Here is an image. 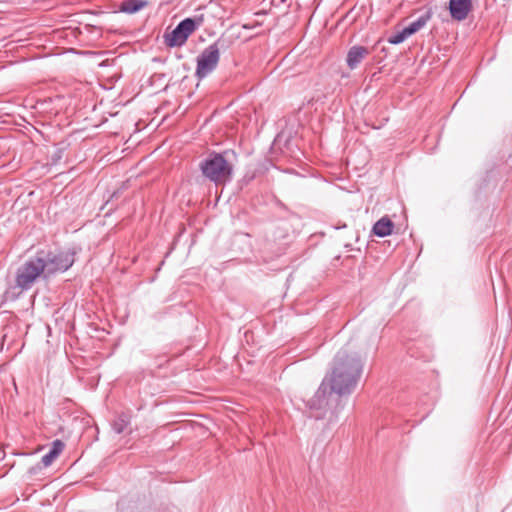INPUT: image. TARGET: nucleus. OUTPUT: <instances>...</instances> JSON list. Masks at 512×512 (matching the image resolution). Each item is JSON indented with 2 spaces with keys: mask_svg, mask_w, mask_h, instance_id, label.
<instances>
[{
  "mask_svg": "<svg viewBox=\"0 0 512 512\" xmlns=\"http://www.w3.org/2000/svg\"><path fill=\"white\" fill-rule=\"evenodd\" d=\"M363 370L359 354L348 346L341 348L333 358L331 372L326 376L313 398L310 408L323 411L314 415L316 419L327 417L329 422L338 419L343 409V396L350 395L357 386Z\"/></svg>",
  "mask_w": 512,
  "mask_h": 512,
  "instance_id": "f257e3e1",
  "label": "nucleus"
},
{
  "mask_svg": "<svg viewBox=\"0 0 512 512\" xmlns=\"http://www.w3.org/2000/svg\"><path fill=\"white\" fill-rule=\"evenodd\" d=\"M231 154L233 153L228 150L210 153L199 164L202 175L215 185H224L231 181L233 175V165L229 161Z\"/></svg>",
  "mask_w": 512,
  "mask_h": 512,
  "instance_id": "f03ea898",
  "label": "nucleus"
},
{
  "mask_svg": "<svg viewBox=\"0 0 512 512\" xmlns=\"http://www.w3.org/2000/svg\"><path fill=\"white\" fill-rule=\"evenodd\" d=\"M45 265L43 264L41 256L29 258L25 261L16 272L15 283L21 290H29L38 278L44 277Z\"/></svg>",
  "mask_w": 512,
  "mask_h": 512,
  "instance_id": "7ed1b4c3",
  "label": "nucleus"
},
{
  "mask_svg": "<svg viewBox=\"0 0 512 512\" xmlns=\"http://www.w3.org/2000/svg\"><path fill=\"white\" fill-rule=\"evenodd\" d=\"M223 47L224 41L218 39L198 55L195 71V77L198 80L204 79L216 69L220 60V49Z\"/></svg>",
  "mask_w": 512,
  "mask_h": 512,
  "instance_id": "20e7f679",
  "label": "nucleus"
},
{
  "mask_svg": "<svg viewBox=\"0 0 512 512\" xmlns=\"http://www.w3.org/2000/svg\"><path fill=\"white\" fill-rule=\"evenodd\" d=\"M37 254L41 256L43 264L45 265V279L56 273L67 271L75 262V252L73 251H62L59 253H45L41 251Z\"/></svg>",
  "mask_w": 512,
  "mask_h": 512,
  "instance_id": "39448f33",
  "label": "nucleus"
},
{
  "mask_svg": "<svg viewBox=\"0 0 512 512\" xmlns=\"http://www.w3.org/2000/svg\"><path fill=\"white\" fill-rule=\"evenodd\" d=\"M199 24L194 18H185L170 33H165V44L168 47L183 46Z\"/></svg>",
  "mask_w": 512,
  "mask_h": 512,
  "instance_id": "423d86ee",
  "label": "nucleus"
},
{
  "mask_svg": "<svg viewBox=\"0 0 512 512\" xmlns=\"http://www.w3.org/2000/svg\"><path fill=\"white\" fill-rule=\"evenodd\" d=\"M472 9L471 0H450L449 11L452 19L463 21Z\"/></svg>",
  "mask_w": 512,
  "mask_h": 512,
  "instance_id": "0eeeda50",
  "label": "nucleus"
},
{
  "mask_svg": "<svg viewBox=\"0 0 512 512\" xmlns=\"http://www.w3.org/2000/svg\"><path fill=\"white\" fill-rule=\"evenodd\" d=\"M369 51L363 46H353L347 54V65L350 69H355L361 61L368 55Z\"/></svg>",
  "mask_w": 512,
  "mask_h": 512,
  "instance_id": "6e6552de",
  "label": "nucleus"
},
{
  "mask_svg": "<svg viewBox=\"0 0 512 512\" xmlns=\"http://www.w3.org/2000/svg\"><path fill=\"white\" fill-rule=\"evenodd\" d=\"M394 223L387 216L379 219L372 228V232L378 237H385L392 233Z\"/></svg>",
  "mask_w": 512,
  "mask_h": 512,
  "instance_id": "1a4fd4ad",
  "label": "nucleus"
},
{
  "mask_svg": "<svg viewBox=\"0 0 512 512\" xmlns=\"http://www.w3.org/2000/svg\"><path fill=\"white\" fill-rule=\"evenodd\" d=\"M64 446V443L59 439L53 441L52 447L49 450V452L43 455L41 458V463L43 464V466H50L54 462V460L61 454V452L64 449Z\"/></svg>",
  "mask_w": 512,
  "mask_h": 512,
  "instance_id": "9d476101",
  "label": "nucleus"
},
{
  "mask_svg": "<svg viewBox=\"0 0 512 512\" xmlns=\"http://www.w3.org/2000/svg\"><path fill=\"white\" fill-rule=\"evenodd\" d=\"M148 5L146 0H124L119 5V10L127 14H133Z\"/></svg>",
  "mask_w": 512,
  "mask_h": 512,
  "instance_id": "9b49d317",
  "label": "nucleus"
},
{
  "mask_svg": "<svg viewBox=\"0 0 512 512\" xmlns=\"http://www.w3.org/2000/svg\"><path fill=\"white\" fill-rule=\"evenodd\" d=\"M432 17V12L430 10L426 11L423 15L418 17L417 20L411 22L408 26L405 27L407 33L411 36L422 29L428 21Z\"/></svg>",
  "mask_w": 512,
  "mask_h": 512,
  "instance_id": "f8f14e48",
  "label": "nucleus"
},
{
  "mask_svg": "<svg viewBox=\"0 0 512 512\" xmlns=\"http://www.w3.org/2000/svg\"><path fill=\"white\" fill-rule=\"evenodd\" d=\"M410 35L407 33L405 28H403L401 31L396 32L395 34L391 35L388 39V42L391 44H400L405 39H407Z\"/></svg>",
  "mask_w": 512,
  "mask_h": 512,
  "instance_id": "ddd939ff",
  "label": "nucleus"
},
{
  "mask_svg": "<svg viewBox=\"0 0 512 512\" xmlns=\"http://www.w3.org/2000/svg\"><path fill=\"white\" fill-rule=\"evenodd\" d=\"M128 425V421L125 419L124 416H120L119 418H117L114 423H113V430L117 433V434H121L124 432V430L126 429Z\"/></svg>",
  "mask_w": 512,
  "mask_h": 512,
  "instance_id": "4468645a",
  "label": "nucleus"
},
{
  "mask_svg": "<svg viewBox=\"0 0 512 512\" xmlns=\"http://www.w3.org/2000/svg\"><path fill=\"white\" fill-rule=\"evenodd\" d=\"M283 253H284V249L279 247V248H277L275 256L278 257V256L282 255Z\"/></svg>",
  "mask_w": 512,
  "mask_h": 512,
  "instance_id": "2eb2a0df",
  "label": "nucleus"
},
{
  "mask_svg": "<svg viewBox=\"0 0 512 512\" xmlns=\"http://www.w3.org/2000/svg\"><path fill=\"white\" fill-rule=\"evenodd\" d=\"M269 246H270V243H269V242H266V243L264 244L263 251L268 250V249H269Z\"/></svg>",
  "mask_w": 512,
  "mask_h": 512,
  "instance_id": "dca6fc26",
  "label": "nucleus"
}]
</instances>
